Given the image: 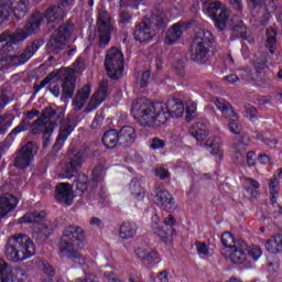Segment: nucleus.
Wrapping results in <instances>:
<instances>
[{
  "label": "nucleus",
  "instance_id": "6e6d98bb",
  "mask_svg": "<svg viewBox=\"0 0 282 282\" xmlns=\"http://www.w3.org/2000/svg\"><path fill=\"white\" fill-rule=\"evenodd\" d=\"M163 224H164V226L170 228L171 235H177V231L175 230V228H173V226H175V224H177V220L175 219V217L173 215H169L167 217H165L163 220Z\"/></svg>",
  "mask_w": 282,
  "mask_h": 282
},
{
  "label": "nucleus",
  "instance_id": "f03ea898",
  "mask_svg": "<svg viewBox=\"0 0 282 282\" xmlns=\"http://www.w3.org/2000/svg\"><path fill=\"white\" fill-rule=\"evenodd\" d=\"M220 241L224 247L221 254L225 259H230V261L236 264L245 263L248 258L257 261V259L262 254L259 246L249 248L243 239H235V236H232L230 231H225L221 235Z\"/></svg>",
  "mask_w": 282,
  "mask_h": 282
},
{
  "label": "nucleus",
  "instance_id": "680f3d73",
  "mask_svg": "<svg viewBox=\"0 0 282 282\" xmlns=\"http://www.w3.org/2000/svg\"><path fill=\"white\" fill-rule=\"evenodd\" d=\"M154 174L156 175V177H159V180H166V177H170V173L169 170L164 169V167H156L154 170Z\"/></svg>",
  "mask_w": 282,
  "mask_h": 282
},
{
  "label": "nucleus",
  "instance_id": "864d4df0",
  "mask_svg": "<svg viewBox=\"0 0 282 282\" xmlns=\"http://www.w3.org/2000/svg\"><path fill=\"white\" fill-rule=\"evenodd\" d=\"M197 113V105L196 104H187L185 108V120L186 122H191L193 118H195Z\"/></svg>",
  "mask_w": 282,
  "mask_h": 282
},
{
  "label": "nucleus",
  "instance_id": "9b49d317",
  "mask_svg": "<svg viewBox=\"0 0 282 282\" xmlns=\"http://www.w3.org/2000/svg\"><path fill=\"white\" fill-rule=\"evenodd\" d=\"M203 10L209 14L215 21V25L219 32L226 30V23H228V9L219 1L209 0L203 6Z\"/></svg>",
  "mask_w": 282,
  "mask_h": 282
},
{
  "label": "nucleus",
  "instance_id": "7ed1b4c3",
  "mask_svg": "<svg viewBox=\"0 0 282 282\" xmlns=\"http://www.w3.org/2000/svg\"><path fill=\"white\" fill-rule=\"evenodd\" d=\"M131 111L132 116L139 118L145 127H162L169 122V112L164 102L149 104L144 99H137L132 102Z\"/></svg>",
  "mask_w": 282,
  "mask_h": 282
},
{
  "label": "nucleus",
  "instance_id": "052dcab7",
  "mask_svg": "<svg viewBox=\"0 0 282 282\" xmlns=\"http://www.w3.org/2000/svg\"><path fill=\"white\" fill-rule=\"evenodd\" d=\"M224 83H227V85H239L240 79L239 76L235 74L227 75L223 77Z\"/></svg>",
  "mask_w": 282,
  "mask_h": 282
},
{
  "label": "nucleus",
  "instance_id": "0eeeda50",
  "mask_svg": "<svg viewBox=\"0 0 282 282\" xmlns=\"http://www.w3.org/2000/svg\"><path fill=\"white\" fill-rule=\"evenodd\" d=\"M47 214L45 212H30L26 213L21 219V224H34L32 237L39 243H43L54 232V228L50 223L45 221Z\"/></svg>",
  "mask_w": 282,
  "mask_h": 282
},
{
  "label": "nucleus",
  "instance_id": "c9c22d12",
  "mask_svg": "<svg viewBox=\"0 0 282 282\" xmlns=\"http://www.w3.org/2000/svg\"><path fill=\"white\" fill-rule=\"evenodd\" d=\"M214 42H215V37L213 36V33H210V31L206 29L198 30L193 41V43L207 45L209 47H212Z\"/></svg>",
  "mask_w": 282,
  "mask_h": 282
},
{
  "label": "nucleus",
  "instance_id": "4c0bfd02",
  "mask_svg": "<svg viewBox=\"0 0 282 282\" xmlns=\"http://www.w3.org/2000/svg\"><path fill=\"white\" fill-rule=\"evenodd\" d=\"M265 249L269 252H272V254H279V252H282V235H276L271 237L265 242Z\"/></svg>",
  "mask_w": 282,
  "mask_h": 282
},
{
  "label": "nucleus",
  "instance_id": "6e6552de",
  "mask_svg": "<svg viewBox=\"0 0 282 282\" xmlns=\"http://www.w3.org/2000/svg\"><path fill=\"white\" fill-rule=\"evenodd\" d=\"M72 34H74V22L68 20L51 35L46 44L48 54H59L62 50H65V45H67V41H69Z\"/></svg>",
  "mask_w": 282,
  "mask_h": 282
},
{
  "label": "nucleus",
  "instance_id": "c85d7f7f",
  "mask_svg": "<svg viewBox=\"0 0 282 282\" xmlns=\"http://www.w3.org/2000/svg\"><path fill=\"white\" fill-rule=\"evenodd\" d=\"M10 2V14L14 15L15 19L21 20L28 14V7L30 6V0H9Z\"/></svg>",
  "mask_w": 282,
  "mask_h": 282
},
{
  "label": "nucleus",
  "instance_id": "aec40b11",
  "mask_svg": "<svg viewBox=\"0 0 282 282\" xmlns=\"http://www.w3.org/2000/svg\"><path fill=\"white\" fill-rule=\"evenodd\" d=\"M58 78L63 79L62 91L65 98H72L76 89V79L74 78V69L66 68L64 72L58 73Z\"/></svg>",
  "mask_w": 282,
  "mask_h": 282
},
{
  "label": "nucleus",
  "instance_id": "0e129e2a",
  "mask_svg": "<svg viewBox=\"0 0 282 282\" xmlns=\"http://www.w3.org/2000/svg\"><path fill=\"white\" fill-rule=\"evenodd\" d=\"M196 250L198 254H209L208 247L206 246V242H199L196 241Z\"/></svg>",
  "mask_w": 282,
  "mask_h": 282
},
{
  "label": "nucleus",
  "instance_id": "423d86ee",
  "mask_svg": "<svg viewBox=\"0 0 282 282\" xmlns=\"http://www.w3.org/2000/svg\"><path fill=\"white\" fill-rule=\"evenodd\" d=\"M167 19L164 11H155L152 18L144 19L135 25L133 36L135 41L140 43H148L155 35V31L162 28H166Z\"/></svg>",
  "mask_w": 282,
  "mask_h": 282
},
{
  "label": "nucleus",
  "instance_id": "2eb2a0df",
  "mask_svg": "<svg viewBox=\"0 0 282 282\" xmlns=\"http://www.w3.org/2000/svg\"><path fill=\"white\" fill-rule=\"evenodd\" d=\"M83 162H85V152H70L68 154V162L65 164L64 171L62 172V178L72 180V177H76V173H78V169L83 166Z\"/></svg>",
  "mask_w": 282,
  "mask_h": 282
},
{
  "label": "nucleus",
  "instance_id": "c756f323",
  "mask_svg": "<svg viewBox=\"0 0 282 282\" xmlns=\"http://www.w3.org/2000/svg\"><path fill=\"white\" fill-rule=\"evenodd\" d=\"M91 94V87L89 85H85L82 87L75 98L73 99L74 111H80L85 107L87 100H89V96Z\"/></svg>",
  "mask_w": 282,
  "mask_h": 282
},
{
  "label": "nucleus",
  "instance_id": "f257e3e1",
  "mask_svg": "<svg viewBox=\"0 0 282 282\" xmlns=\"http://www.w3.org/2000/svg\"><path fill=\"white\" fill-rule=\"evenodd\" d=\"M1 34L4 35V41L7 43L1 47L0 55L2 58H7L11 65L19 66V65H25L34 54L43 47V41L42 40H33L32 42H29L24 48V51L21 54H10L11 52H14L15 50H19V47H15V45H19L23 43V41H26L30 35L23 28H18L13 33H10L8 31H4Z\"/></svg>",
  "mask_w": 282,
  "mask_h": 282
},
{
  "label": "nucleus",
  "instance_id": "603ef678",
  "mask_svg": "<svg viewBox=\"0 0 282 282\" xmlns=\"http://www.w3.org/2000/svg\"><path fill=\"white\" fill-rule=\"evenodd\" d=\"M149 78H151V70L138 73L137 85L141 88L147 87L149 85Z\"/></svg>",
  "mask_w": 282,
  "mask_h": 282
},
{
  "label": "nucleus",
  "instance_id": "4468645a",
  "mask_svg": "<svg viewBox=\"0 0 282 282\" xmlns=\"http://www.w3.org/2000/svg\"><path fill=\"white\" fill-rule=\"evenodd\" d=\"M153 202L166 213H173L177 208V203L173 195L163 186H156L152 193Z\"/></svg>",
  "mask_w": 282,
  "mask_h": 282
},
{
  "label": "nucleus",
  "instance_id": "393cba45",
  "mask_svg": "<svg viewBox=\"0 0 282 282\" xmlns=\"http://www.w3.org/2000/svg\"><path fill=\"white\" fill-rule=\"evenodd\" d=\"M62 239L78 243V246H84L83 239H85V230H83L80 226H68L65 228Z\"/></svg>",
  "mask_w": 282,
  "mask_h": 282
},
{
  "label": "nucleus",
  "instance_id": "3c124183",
  "mask_svg": "<svg viewBox=\"0 0 282 282\" xmlns=\"http://www.w3.org/2000/svg\"><path fill=\"white\" fill-rule=\"evenodd\" d=\"M93 182H102L105 180V165L98 164L93 169Z\"/></svg>",
  "mask_w": 282,
  "mask_h": 282
},
{
  "label": "nucleus",
  "instance_id": "49530a36",
  "mask_svg": "<svg viewBox=\"0 0 282 282\" xmlns=\"http://www.w3.org/2000/svg\"><path fill=\"white\" fill-rule=\"evenodd\" d=\"M10 12V0H0V24L11 17Z\"/></svg>",
  "mask_w": 282,
  "mask_h": 282
},
{
  "label": "nucleus",
  "instance_id": "69168bd1",
  "mask_svg": "<svg viewBox=\"0 0 282 282\" xmlns=\"http://www.w3.org/2000/svg\"><path fill=\"white\" fill-rule=\"evenodd\" d=\"M73 67L75 72H83V69H85V58L83 57L77 58L73 64Z\"/></svg>",
  "mask_w": 282,
  "mask_h": 282
},
{
  "label": "nucleus",
  "instance_id": "39448f33",
  "mask_svg": "<svg viewBox=\"0 0 282 282\" xmlns=\"http://www.w3.org/2000/svg\"><path fill=\"white\" fill-rule=\"evenodd\" d=\"M65 120V108L63 107H46L42 111V118H39L33 123V129L31 132L33 135L39 133L43 134L44 138V147H47V142L50 141V137L54 133V129L58 122H63Z\"/></svg>",
  "mask_w": 282,
  "mask_h": 282
},
{
  "label": "nucleus",
  "instance_id": "13d9d810",
  "mask_svg": "<svg viewBox=\"0 0 282 282\" xmlns=\"http://www.w3.org/2000/svg\"><path fill=\"white\" fill-rule=\"evenodd\" d=\"M174 72L177 76H181V77L184 76V74H186V69H185L183 59H180L178 62L175 63Z\"/></svg>",
  "mask_w": 282,
  "mask_h": 282
},
{
  "label": "nucleus",
  "instance_id": "e2e57ef3",
  "mask_svg": "<svg viewBox=\"0 0 282 282\" xmlns=\"http://www.w3.org/2000/svg\"><path fill=\"white\" fill-rule=\"evenodd\" d=\"M246 113H248V118L250 120H254L257 118V108L250 104L245 105Z\"/></svg>",
  "mask_w": 282,
  "mask_h": 282
},
{
  "label": "nucleus",
  "instance_id": "ea45409f",
  "mask_svg": "<svg viewBox=\"0 0 282 282\" xmlns=\"http://www.w3.org/2000/svg\"><path fill=\"white\" fill-rule=\"evenodd\" d=\"M269 191H270V203L272 206L276 204V198L279 197L280 191V180L279 176L274 175L271 180H269Z\"/></svg>",
  "mask_w": 282,
  "mask_h": 282
},
{
  "label": "nucleus",
  "instance_id": "a211bd4d",
  "mask_svg": "<svg viewBox=\"0 0 282 282\" xmlns=\"http://www.w3.org/2000/svg\"><path fill=\"white\" fill-rule=\"evenodd\" d=\"M109 87V82L107 79H102L98 90L91 96L90 102L86 107V113H90L94 109H98L99 105H102L107 97L109 96V91L107 90Z\"/></svg>",
  "mask_w": 282,
  "mask_h": 282
},
{
  "label": "nucleus",
  "instance_id": "9d476101",
  "mask_svg": "<svg viewBox=\"0 0 282 282\" xmlns=\"http://www.w3.org/2000/svg\"><path fill=\"white\" fill-rule=\"evenodd\" d=\"M111 15L105 10H99L97 15L98 45L101 48L107 47L111 42Z\"/></svg>",
  "mask_w": 282,
  "mask_h": 282
},
{
  "label": "nucleus",
  "instance_id": "4d7b16f0",
  "mask_svg": "<svg viewBox=\"0 0 282 282\" xmlns=\"http://www.w3.org/2000/svg\"><path fill=\"white\" fill-rule=\"evenodd\" d=\"M166 147V141L155 137L152 139V143L150 144V148L153 149V151H158L160 149H164Z\"/></svg>",
  "mask_w": 282,
  "mask_h": 282
},
{
  "label": "nucleus",
  "instance_id": "2f4dec72",
  "mask_svg": "<svg viewBox=\"0 0 282 282\" xmlns=\"http://www.w3.org/2000/svg\"><path fill=\"white\" fill-rule=\"evenodd\" d=\"M184 30H186V25L182 23L173 24L170 28L165 35V43L167 45H173V43H177L180 39H182V34H184Z\"/></svg>",
  "mask_w": 282,
  "mask_h": 282
},
{
  "label": "nucleus",
  "instance_id": "c03bdc74",
  "mask_svg": "<svg viewBox=\"0 0 282 282\" xmlns=\"http://www.w3.org/2000/svg\"><path fill=\"white\" fill-rule=\"evenodd\" d=\"M231 32L235 39H242L243 41L248 40V35L246 34V25H243V22L235 24L231 29Z\"/></svg>",
  "mask_w": 282,
  "mask_h": 282
},
{
  "label": "nucleus",
  "instance_id": "de8ad7c7",
  "mask_svg": "<svg viewBox=\"0 0 282 282\" xmlns=\"http://www.w3.org/2000/svg\"><path fill=\"white\" fill-rule=\"evenodd\" d=\"M274 45H276V31L274 29H268L265 46L269 47V52H271V54H274V51L272 50Z\"/></svg>",
  "mask_w": 282,
  "mask_h": 282
},
{
  "label": "nucleus",
  "instance_id": "bf43d9fd",
  "mask_svg": "<svg viewBox=\"0 0 282 282\" xmlns=\"http://www.w3.org/2000/svg\"><path fill=\"white\" fill-rule=\"evenodd\" d=\"M75 188L77 191V195H83V193H85V191H87V182L78 178L75 183Z\"/></svg>",
  "mask_w": 282,
  "mask_h": 282
},
{
  "label": "nucleus",
  "instance_id": "cd10ccee",
  "mask_svg": "<svg viewBox=\"0 0 282 282\" xmlns=\"http://www.w3.org/2000/svg\"><path fill=\"white\" fill-rule=\"evenodd\" d=\"M119 147L127 149L135 142V129L131 126L122 127L119 132Z\"/></svg>",
  "mask_w": 282,
  "mask_h": 282
},
{
  "label": "nucleus",
  "instance_id": "4be33fe9",
  "mask_svg": "<svg viewBox=\"0 0 282 282\" xmlns=\"http://www.w3.org/2000/svg\"><path fill=\"white\" fill-rule=\"evenodd\" d=\"M74 129H76V122H74V120L72 119H64L59 123V134L54 144V149H57L59 151L65 140H67V138L72 135V131H74Z\"/></svg>",
  "mask_w": 282,
  "mask_h": 282
},
{
  "label": "nucleus",
  "instance_id": "a878e982",
  "mask_svg": "<svg viewBox=\"0 0 282 282\" xmlns=\"http://www.w3.org/2000/svg\"><path fill=\"white\" fill-rule=\"evenodd\" d=\"M19 204V199L12 194H3L0 196V218L3 219L8 213L14 210Z\"/></svg>",
  "mask_w": 282,
  "mask_h": 282
},
{
  "label": "nucleus",
  "instance_id": "1a4fd4ad",
  "mask_svg": "<svg viewBox=\"0 0 282 282\" xmlns=\"http://www.w3.org/2000/svg\"><path fill=\"white\" fill-rule=\"evenodd\" d=\"M104 65L109 78L118 80L124 72V55H122V51L111 47L106 54Z\"/></svg>",
  "mask_w": 282,
  "mask_h": 282
},
{
  "label": "nucleus",
  "instance_id": "f3484780",
  "mask_svg": "<svg viewBox=\"0 0 282 282\" xmlns=\"http://www.w3.org/2000/svg\"><path fill=\"white\" fill-rule=\"evenodd\" d=\"M65 17H67V12L63 9L62 4H53L42 13L44 23L52 30H54Z\"/></svg>",
  "mask_w": 282,
  "mask_h": 282
},
{
  "label": "nucleus",
  "instance_id": "338daca9",
  "mask_svg": "<svg viewBox=\"0 0 282 282\" xmlns=\"http://www.w3.org/2000/svg\"><path fill=\"white\" fill-rule=\"evenodd\" d=\"M131 21V13L127 11H121L119 13V23L127 24Z\"/></svg>",
  "mask_w": 282,
  "mask_h": 282
},
{
  "label": "nucleus",
  "instance_id": "a18cd8bd",
  "mask_svg": "<svg viewBox=\"0 0 282 282\" xmlns=\"http://www.w3.org/2000/svg\"><path fill=\"white\" fill-rule=\"evenodd\" d=\"M206 147H207V149H209V152L212 153V155H217V154H219V151L221 149V139H219L217 137L209 139L206 142Z\"/></svg>",
  "mask_w": 282,
  "mask_h": 282
},
{
  "label": "nucleus",
  "instance_id": "f704fd0d",
  "mask_svg": "<svg viewBox=\"0 0 282 282\" xmlns=\"http://www.w3.org/2000/svg\"><path fill=\"white\" fill-rule=\"evenodd\" d=\"M101 142L107 149H116V147H120L118 132L116 130H108L104 133Z\"/></svg>",
  "mask_w": 282,
  "mask_h": 282
},
{
  "label": "nucleus",
  "instance_id": "ddd939ff",
  "mask_svg": "<svg viewBox=\"0 0 282 282\" xmlns=\"http://www.w3.org/2000/svg\"><path fill=\"white\" fill-rule=\"evenodd\" d=\"M213 102L215 107H217V109L221 111L223 116L227 118V120H230L229 131L235 135H239V133H241L242 126L237 121L239 119V116L232 109V105L224 99H214Z\"/></svg>",
  "mask_w": 282,
  "mask_h": 282
},
{
  "label": "nucleus",
  "instance_id": "7c9ffc66",
  "mask_svg": "<svg viewBox=\"0 0 282 282\" xmlns=\"http://www.w3.org/2000/svg\"><path fill=\"white\" fill-rule=\"evenodd\" d=\"M42 23H45V21L43 20V14H41V12H36L25 23L23 28L24 32H26L29 36H32V34H36V32L41 30Z\"/></svg>",
  "mask_w": 282,
  "mask_h": 282
},
{
  "label": "nucleus",
  "instance_id": "774afa93",
  "mask_svg": "<svg viewBox=\"0 0 282 282\" xmlns=\"http://www.w3.org/2000/svg\"><path fill=\"white\" fill-rule=\"evenodd\" d=\"M245 184L246 186H248V188H251V189H254V188L257 189L260 187L259 182L254 181V178L252 177L245 178Z\"/></svg>",
  "mask_w": 282,
  "mask_h": 282
},
{
  "label": "nucleus",
  "instance_id": "5701e85b",
  "mask_svg": "<svg viewBox=\"0 0 282 282\" xmlns=\"http://www.w3.org/2000/svg\"><path fill=\"white\" fill-rule=\"evenodd\" d=\"M41 112L39 110H34L32 109L31 111H28L25 113L26 119H22V121L20 122L19 126H17L7 137L8 142H14V138H17V135H19V133L23 132V131H28L30 129V127H32L30 124V120L36 118V116H40Z\"/></svg>",
  "mask_w": 282,
  "mask_h": 282
},
{
  "label": "nucleus",
  "instance_id": "b1692460",
  "mask_svg": "<svg viewBox=\"0 0 282 282\" xmlns=\"http://www.w3.org/2000/svg\"><path fill=\"white\" fill-rule=\"evenodd\" d=\"M134 254L139 261L144 263L145 265H151V263H159L160 253L156 250H149L144 247H138L134 249Z\"/></svg>",
  "mask_w": 282,
  "mask_h": 282
},
{
  "label": "nucleus",
  "instance_id": "dca6fc26",
  "mask_svg": "<svg viewBox=\"0 0 282 282\" xmlns=\"http://www.w3.org/2000/svg\"><path fill=\"white\" fill-rule=\"evenodd\" d=\"M39 151V145L34 142H28L24 147H22L14 159V166L17 169H28L30 166V162L36 155Z\"/></svg>",
  "mask_w": 282,
  "mask_h": 282
},
{
  "label": "nucleus",
  "instance_id": "a19ab883",
  "mask_svg": "<svg viewBox=\"0 0 282 282\" xmlns=\"http://www.w3.org/2000/svg\"><path fill=\"white\" fill-rule=\"evenodd\" d=\"M14 120V117L10 113H4L0 116V134H6L8 133V129L12 127V122Z\"/></svg>",
  "mask_w": 282,
  "mask_h": 282
},
{
  "label": "nucleus",
  "instance_id": "473e14b6",
  "mask_svg": "<svg viewBox=\"0 0 282 282\" xmlns=\"http://www.w3.org/2000/svg\"><path fill=\"white\" fill-rule=\"evenodd\" d=\"M138 224L132 220L123 221L119 227L120 239H133L134 235H138Z\"/></svg>",
  "mask_w": 282,
  "mask_h": 282
},
{
  "label": "nucleus",
  "instance_id": "bb28decb",
  "mask_svg": "<svg viewBox=\"0 0 282 282\" xmlns=\"http://www.w3.org/2000/svg\"><path fill=\"white\" fill-rule=\"evenodd\" d=\"M165 111L169 118H182L184 116V102L182 99L172 98L165 104Z\"/></svg>",
  "mask_w": 282,
  "mask_h": 282
},
{
  "label": "nucleus",
  "instance_id": "e433bc0d",
  "mask_svg": "<svg viewBox=\"0 0 282 282\" xmlns=\"http://www.w3.org/2000/svg\"><path fill=\"white\" fill-rule=\"evenodd\" d=\"M189 133L199 142L202 140H206V135H208V128H206V124L202 122H196L191 127Z\"/></svg>",
  "mask_w": 282,
  "mask_h": 282
},
{
  "label": "nucleus",
  "instance_id": "72a5a7b5",
  "mask_svg": "<svg viewBox=\"0 0 282 282\" xmlns=\"http://www.w3.org/2000/svg\"><path fill=\"white\" fill-rule=\"evenodd\" d=\"M130 193L137 202H142L147 197V189L138 178H132L129 185Z\"/></svg>",
  "mask_w": 282,
  "mask_h": 282
},
{
  "label": "nucleus",
  "instance_id": "37998d69",
  "mask_svg": "<svg viewBox=\"0 0 282 282\" xmlns=\"http://www.w3.org/2000/svg\"><path fill=\"white\" fill-rule=\"evenodd\" d=\"M152 230L154 232V235H158L159 239H161V241H163L164 243H169L171 234H169V231L166 229H164V226H160L158 225V223H154L152 225Z\"/></svg>",
  "mask_w": 282,
  "mask_h": 282
},
{
  "label": "nucleus",
  "instance_id": "8fccbe9b",
  "mask_svg": "<svg viewBox=\"0 0 282 282\" xmlns=\"http://www.w3.org/2000/svg\"><path fill=\"white\" fill-rule=\"evenodd\" d=\"M253 67L256 69L257 76H261L262 69H265V67H268V59L265 58V56L254 57Z\"/></svg>",
  "mask_w": 282,
  "mask_h": 282
},
{
  "label": "nucleus",
  "instance_id": "6ab92c4d",
  "mask_svg": "<svg viewBox=\"0 0 282 282\" xmlns=\"http://www.w3.org/2000/svg\"><path fill=\"white\" fill-rule=\"evenodd\" d=\"M189 58L194 63H198V65L208 63V61H210V46L193 42Z\"/></svg>",
  "mask_w": 282,
  "mask_h": 282
},
{
  "label": "nucleus",
  "instance_id": "f8f14e48",
  "mask_svg": "<svg viewBox=\"0 0 282 282\" xmlns=\"http://www.w3.org/2000/svg\"><path fill=\"white\" fill-rule=\"evenodd\" d=\"M80 250H83V245L61 238L58 245V257H61V259H70L73 263L85 265V258L80 257V253L78 252Z\"/></svg>",
  "mask_w": 282,
  "mask_h": 282
},
{
  "label": "nucleus",
  "instance_id": "20e7f679",
  "mask_svg": "<svg viewBox=\"0 0 282 282\" xmlns=\"http://www.w3.org/2000/svg\"><path fill=\"white\" fill-rule=\"evenodd\" d=\"M36 254V247L30 237L23 234L11 236L4 246V257L11 263H20Z\"/></svg>",
  "mask_w": 282,
  "mask_h": 282
},
{
  "label": "nucleus",
  "instance_id": "5fc2aeb1",
  "mask_svg": "<svg viewBox=\"0 0 282 282\" xmlns=\"http://www.w3.org/2000/svg\"><path fill=\"white\" fill-rule=\"evenodd\" d=\"M259 7L264 8L269 14L276 10V3L274 0H261V4H257V8Z\"/></svg>",
  "mask_w": 282,
  "mask_h": 282
},
{
  "label": "nucleus",
  "instance_id": "79ce46f5",
  "mask_svg": "<svg viewBox=\"0 0 282 282\" xmlns=\"http://www.w3.org/2000/svg\"><path fill=\"white\" fill-rule=\"evenodd\" d=\"M14 100V94L8 89H3L0 93V113Z\"/></svg>",
  "mask_w": 282,
  "mask_h": 282
},
{
  "label": "nucleus",
  "instance_id": "58836bf2",
  "mask_svg": "<svg viewBox=\"0 0 282 282\" xmlns=\"http://www.w3.org/2000/svg\"><path fill=\"white\" fill-rule=\"evenodd\" d=\"M0 281L14 282V273L12 272V267L8 264L6 260H0Z\"/></svg>",
  "mask_w": 282,
  "mask_h": 282
},
{
  "label": "nucleus",
  "instance_id": "09e8293b",
  "mask_svg": "<svg viewBox=\"0 0 282 282\" xmlns=\"http://www.w3.org/2000/svg\"><path fill=\"white\" fill-rule=\"evenodd\" d=\"M239 72H241V77L245 78V80H261V76L257 75V73H252V68L249 66L239 68Z\"/></svg>",
  "mask_w": 282,
  "mask_h": 282
},
{
  "label": "nucleus",
  "instance_id": "412c9836",
  "mask_svg": "<svg viewBox=\"0 0 282 282\" xmlns=\"http://www.w3.org/2000/svg\"><path fill=\"white\" fill-rule=\"evenodd\" d=\"M55 199L58 204H66L72 206L74 204V191L68 183H58L55 186Z\"/></svg>",
  "mask_w": 282,
  "mask_h": 282
}]
</instances>
